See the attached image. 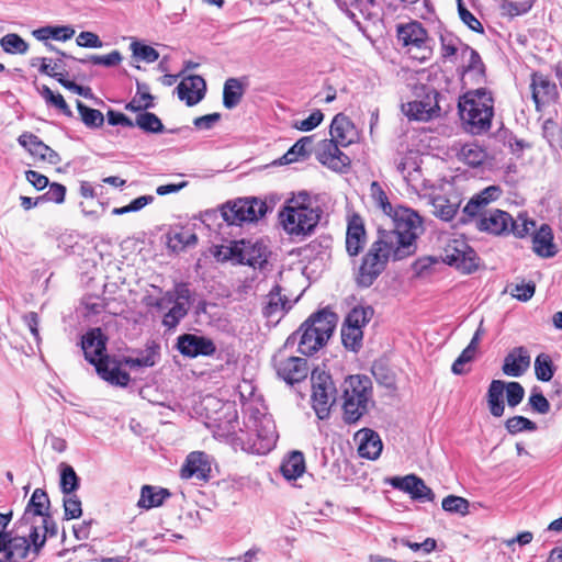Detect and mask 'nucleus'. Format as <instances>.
Listing matches in <instances>:
<instances>
[{
    "label": "nucleus",
    "mask_w": 562,
    "mask_h": 562,
    "mask_svg": "<svg viewBox=\"0 0 562 562\" xmlns=\"http://www.w3.org/2000/svg\"><path fill=\"white\" fill-rule=\"evenodd\" d=\"M1 48L11 55H24L29 50V44L16 33H9L0 40Z\"/></svg>",
    "instance_id": "nucleus-45"
},
{
    "label": "nucleus",
    "mask_w": 562,
    "mask_h": 562,
    "mask_svg": "<svg viewBox=\"0 0 562 562\" xmlns=\"http://www.w3.org/2000/svg\"><path fill=\"white\" fill-rule=\"evenodd\" d=\"M535 373L538 380L548 382L554 374V368L549 355L540 353L535 360Z\"/></svg>",
    "instance_id": "nucleus-52"
},
{
    "label": "nucleus",
    "mask_w": 562,
    "mask_h": 562,
    "mask_svg": "<svg viewBox=\"0 0 562 562\" xmlns=\"http://www.w3.org/2000/svg\"><path fill=\"white\" fill-rule=\"evenodd\" d=\"M273 366L278 376L284 380L288 384H294L307 378L310 367L307 361L301 357L285 356L279 351L273 357Z\"/></svg>",
    "instance_id": "nucleus-11"
},
{
    "label": "nucleus",
    "mask_w": 562,
    "mask_h": 562,
    "mask_svg": "<svg viewBox=\"0 0 562 562\" xmlns=\"http://www.w3.org/2000/svg\"><path fill=\"white\" fill-rule=\"evenodd\" d=\"M154 108V97L145 83L137 82V91L125 109L131 112H139Z\"/></svg>",
    "instance_id": "nucleus-44"
},
{
    "label": "nucleus",
    "mask_w": 562,
    "mask_h": 562,
    "mask_svg": "<svg viewBox=\"0 0 562 562\" xmlns=\"http://www.w3.org/2000/svg\"><path fill=\"white\" fill-rule=\"evenodd\" d=\"M97 372L103 380L113 385L126 386L130 382V374L121 370L111 359L99 361Z\"/></svg>",
    "instance_id": "nucleus-33"
},
{
    "label": "nucleus",
    "mask_w": 562,
    "mask_h": 562,
    "mask_svg": "<svg viewBox=\"0 0 562 562\" xmlns=\"http://www.w3.org/2000/svg\"><path fill=\"white\" fill-rule=\"evenodd\" d=\"M169 496V492L165 488L156 490L150 485H144L140 491V497L138 499V507L150 509L158 507L164 503V499Z\"/></svg>",
    "instance_id": "nucleus-42"
},
{
    "label": "nucleus",
    "mask_w": 562,
    "mask_h": 562,
    "mask_svg": "<svg viewBox=\"0 0 562 562\" xmlns=\"http://www.w3.org/2000/svg\"><path fill=\"white\" fill-rule=\"evenodd\" d=\"M529 405L539 414H547L550 411V403L536 387L532 390L529 397Z\"/></svg>",
    "instance_id": "nucleus-61"
},
{
    "label": "nucleus",
    "mask_w": 562,
    "mask_h": 562,
    "mask_svg": "<svg viewBox=\"0 0 562 562\" xmlns=\"http://www.w3.org/2000/svg\"><path fill=\"white\" fill-rule=\"evenodd\" d=\"M105 337L100 328H94L88 331L81 340V347L86 359L97 368L101 360H109L110 358L104 353L105 351Z\"/></svg>",
    "instance_id": "nucleus-19"
},
{
    "label": "nucleus",
    "mask_w": 562,
    "mask_h": 562,
    "mask_svg": "<svg viewBox=\"0 0 562 562\" xmlns=\"http://www.w3.org/2000/svg\"><path fill=\"white\" fill-rule=\"evenodd\" d=\"M231 250L232 256L243 265L261 268L267 262L266 248L262 245L241 241V246L235 245Z\"/></svg>",
    "instance_id": "nucleus-25"
},
{
    "label": "nucleus",
    "mask_w": 562,
    "mask_h": 562,
    "mask_svg": "<svg viewBox=\"0 0 562 562\" xmlns=\"http://www.w3.org/2000/svg\"><path fill=\"white\" fill-rule=\"evenodd\" d=\"M530 366V356L525 347L514 348L504 359L502 370L505 375L521 376Z\"/></svg>",
    "instance_id": "nucleus-27"
},
{
    "label": "nucleus",
    "mask_w": 562,
    "mask_h": 562,
    "mask_svg": "<svg viewBox=\"0 0 562 562\" xmlns=\"http://www.w3.org/2000/svg\"><path fill=\"white\" fill-rule=\"evenodd\" d=\"M251 427L257 438L254 442V450L259 454L269 452L276 446L278 439L272 417L270 415L255 417Z\"/></svg>",
    "instance_id": "nucleus-12"
},
{
    "label": "nucleus",
    "mask_w": 562,
    "mask_h": 562,
    "mask_svg": "<svg viewBox=\"0 0 562 562\" xmlns=\"http://www.w3.org/2000/svg\"><path fill=\"white\" fill-rule=\"evenodd\" d=\"M324 119V114L321 110H315L312 112L308 117L297 122L295 126L304 132H308L317 127Z\"/></svg>",
    "instance_id": "nucleus-64"
},
{
    "label": "nucleus",
    "mask_w": 562,
    "mask_h": 562,
    "mask_svg": "<svg viewBox=\"0 0 562 562\" xmlns=\"http://www.w3.org/2000/svg\"><path fill=\"white\" fill-rule=\"evenodd\" d=\"M296 335H300L299 351L305 356L313 355L326 342L318 335V331L310 325V322H305L296 331Z\"/></svg>",
    "instance_id": "nucleus-31"
},
{
    "label": "nucleus",
    "mask_w": 562,
    "mask_h": 562,
    "mask_svg": "<svg viewBox=\"0 0 562 562\" xmlns=\"http://www.w3.org/2000/svg\"><path fill=\"white\" fill-rule=\"evenodd\" d=\"M458 157L464 164L471 167H477L485 161L487 154L479 144L468 143L460 148Z\"/></svg>",
    "instance_id": "nucleus-41"
},
{
    "label": "nucleus",
    "mask_w": 562,
    "mask_h": 562,
    "mask_svg": "<svg viewBox=\"0 0 562 562\" xmlns=\"http://www.w3.org/2000/svg\"><path fill=\"white\" fill-rule=\"evenodd\" d=\"M304 471L305 460L301 451H292L281 464V473L289 481L296 480Z\"/></svg>",
    "instance_id": "nucleus-40"
},
{
    "label": "nucleus",
    "mask_w": 562,
    "mask_h": 562,
    "mask_svg": "<svg viewBox=\"0 0 562 562\" xmlns=\"http://www.w3.org/2000/svg\"><path fill=\"white\" fill-rule=\"evenodd\" d=\"M475 220V227L495 236L513 234L517 238H524L535 228L536 222L526 213H519L516 218L502 210L493 209L479 214Z\"/></svg>",
    "instance_id": "nucleus-4"
},
{
    "label": "nucleus",
    "mask_w": 562,
    "mask_h": 562,
    "mask_svg": "<svg viewBox=\"0 0 562 562\" xmlns=\"http://www.w3.org/2000/svg\"><path fill=\"white\" fill-rule=\"evenodd\" d=\"M502 194V190L497 186H490L473 195L470 201L463 207V214L468 218H462L463 222L470 221L476 217L479 214L486 212V206L496 201Z\"/></svg>",
    "instance_id": "nucleus-22"
},
{
    "label": "nucleus",
    "mask_w": 562,
    "mask_h": 562,
    "mask_svg": "<svg viewBox=\"0 0 562 562\" xmlns=\"http://www.w3.org/2000/svg\"><path fill=\"white\" fill-rule=\"evenodd\" d=\"M19 144L24 147L32 156L42 158L44 151H47V145L36 135L25 132L18 138Z\"/></svg>",
    "instance_id": "nucleus-46"
},
{
    "label": "nucleus",
    "mask_w": 562,
    "mask_h": 562,
    "mask_svg": "<svg viewBox=\"0 0 562 562\" xmlns=\"http://www.w3.org/2000/svg\"><path fill=\"white\" fill-rule=\"evenodd\" d=\"M397 41L413 59L420 63L430 59L432 55V41L417 21L397 25Z\"/></svg>",
    "instance_id": "nucleus-7"
},
{
    "label": "nucleus",
    "mask_w": 562,
    "mask_h": 562,
    "mask_svg": "<svg viewBox=\"0 0 562 562\" xmlns=\"http://www.w3.org/2000/svg\"><path fill=\"white\" fill-rule=\"evenodd\" d=\"M267 204L257 198H239L221 206V215L228 225L254 222L267 213Z\"/></svg>",
    "instance_id": "nucleus-8"
},
{
    "label": "nucleus",
    "mask_w": 562,
    "mask_h": 562,
    "mask_svg": "<svg viewBox=\"0 0 562 562\" xmlns=\"http://www.w3.org/2000/svg\"><path fill=\"white\" fill-rule=\"evenodd\" d=\"M135 126H138L146 133H161L164 132V124L160 119L151 112H142L136 116Z\"/></svg>",
    "instance_id": "nucleus-47"
},
{
    "label": "nucleus",
    "mask_w": 562,
    "mask_h": 562,
    "mask_svg": "<svg viewBox=\"0 0 562 562\" xmlns=\"http://www.w3.org/2000/svg\"><path fill=\"white\" fill-rule=\"evenodd\" d=\"M131 49L134 57L148 64L156 61L159 58V53L151 46L143 45L137 42L131 44Z\"/></svg>",
    "instance_id": "nucleus-58"
},
{
    "label": "nucleus",
    "mask_w": 562,
    "mask_h": 562,
    "mask_svg": "<svg viewBox=\"0 0 562 562\" xmlns=\"http://www.w3.org/2000/svg\"><path fill=\"white\" fill-rule=\"evenodd\" d=\"M322 210L307 192L292 198L280 212L284 231L292 236L311 234L321 218Z\"/></svg>",
    "instance_id": "nucleus-3"
},
{
    "label": "nucleus",
    "mask_w": 562,
    "mask_h": 562,
    "mask_svg": "<svg viewBox=\"0 0 562 562\" xmlns=\"http://www.w3.org/2000/svg\"><path fill=\"white\" fill-rule=\"evenodd\" d=\"M458 108L462 124L469 133L480 135L490 130L494 100L488 90L479 88L468 91L460 97Z\"/></svg>",
    "instance_id": "nucleus-2"
},
{
    "label": "nucleus",
    "mask_w": 562,
    "mask_h": 562,
    "mask_svg": "<svg viewBox=\"0 0 562 562\" xmlns=\"http://www.w3.org/2000/svg\"><path fill=\"white\" fill-rule=\"evenodd\" d=\"M340 144L333 139H324L316 151L318 161L335 171H341L350 165L349 157L339 149Z\"/></svg>",
    "instance_id": "nucleus-16"
},
{
    "label": "nucleus",
    "mask_w": 562,
    "mask_h": 562,
    "mask_svg": "<svg viewBox=\"0 0 562 562\" xmlns=\"http://www.w3.org/2000/svg\"><path fill=\"white\" fill-rule=\"evenodd\" d=\"M263 314L268 318L280 317L288 308V299L281 294L280 285H274L268 294Z\"/></svg>",
    "instance_id": "nucleus-38"
},
{
    "label": "nucleus",
    "mask_w": 562,
    "mask_h": 562,
    "mask_svg": "<svg viewBox=\"0 0 562 562\" xmlns=\"http://www.w3.org/2000/svg\"><path fill=\"white\" fill-rule=\"evenodd\" d=\"M370 198L373 204L380 209L384 215L389 216L392 222V227L395 228V213L400 210H409L408 207L397 206L393 207L389 201V198L381 187V184L376 181H373L370 186Z\"/></svg>",
    "instance_id": "nucleus-34"
},
{
    "label": "nucleus",
    "mask_w": 562,
    "mask_h": 562,
    "mask_svg": "<svg viewBox=\"0 0 562 562\" xmlns=\"http://www.w3.org/2000/svg\"><path fill=\"white\" fill-rule=\"evenodd\" d=\"M441 506L446 512L465 515L468 514L469 502L461 496L449 495L442 499Z\"/></svg>",
    "instance_id": "nucleus-56"
},
{
    "label": "nucleus",
    "mask_w": 562,
    "mask_h": 562,
    "mask_svg": "<svg viewBox=\"0 0 562 562\" xmlns=\"http://www.w3.org/2000/svg\"><path fill=\"white\" fill-rule=\"evenodd\" d=\"M48 505L49 499L47 494L43 490L36 488L31 496L21 520L18 522V529L29 528L31 525H34L32 521L33 518H40L43 527L48 530L50 517L44 513Z\"/></svg>",
    "instance_id": "nucleus-13"
},
{
    "label": "nucleus",
    "mask_w": 562,
    "mask_h": 562,
    "mask_svg": "<svg viewBox=\"0 0 562 562\" xmlns=\"http://www.w3.org/2000/svg\"><path fill=\"white\" fill-rule=\"evenodd\" d=\"M330 139L347 147L358 139V131L351 120L342 113H338L330 124Z\"/></svg>",
    "instance_id": "nucleus-24"
},
{
    "label": "nucleus",
    "mask_w": 562,
    "mask_h": 562,
    "mask_svg": "<svg viewBox=\"0 0 562 562\" xmlns=\"http://www.w3.org/2000/svg\"><path fill=\"white\" fill-rule=\"evenodd\" d=\"M45 542L46 535H40L37 526L31 525L29 528H16V535L10 536L4 558L0 559V562H27L31 554L37 555Z\"/></svg>",
    "instance_id": "nucleus-6"
},
{
    "label": "nucleus",
    "mask_w": 562,
    "mask_h": 562,
    "mask_svg": "<svg viewBox=\"0 0 562 562\" xmlns=\"http://www.w3.org/2000/svg\"><path fill=\"white\" fill-rule=\"evenodd\" d=\"M441 260L464 273H471L477 268L475 251L464 239H448L442 248Z\"/></svg>",
    "instance_id": "nucleus-9"
},
{
    "label": "nucleus",
    "mask_w": 562,
    "mask_h": 562,
    "mask_svg": "<svg viewBox=\"0 0 562 562\" xmlns=\"http://www.w3.org/2000/svg\"><path fill=\"white\" fill-rule=\"evenodd\" d=\"M391 484L393 487L409 494L411 497L415 501L425 503L432 502L435 499V494L431 488L428 487L425 482L415 474H408L403 477H393L391 480Z\"/></svg>",
    "instance_id": "nucleus-15"
},
{
    "label": "nucleus",
    "mask_w": 562,
    "mask_h": 562,
    "mask_svg": "<svg viewBox=\"0 0 562 562\" xmlns=\"http://www.w3.org/2000/svg\"><path fill=\"white\" fill-rule=\"evenodd\" d=\"M362 329H358L344 324L341 328V339L346 348L356 351L360 348L362 341Z\"/></svg>",
    "instance_id": "nucleus-54"
},
{
    "label": "nucleus",
    "mask_w": 562,
    "mask_h": 562,
    "mask_svg": "<svg viewBox=\"0 0 562 562\" xmlns=\"http://www.w3.org/2000/svg\"><path fill=\"white\" fill-rule=\"evenodd\" d=\"M189 311L183 302H175L169 311L162 317V325L168 329H175L181 319H183Z\"/></svg>",
    "instance_id": "nucleus-50"
},
{
    "label": "nucleus",
    "mask_w": 562,
    "mask_h": 562,
    "mask_svg": "<svg viewBox=\"0 0 562 562\" xmlns=\"http://www.w3.org/2000/svg\"><path fill=\"white\" fill-rule=\"evenodd\" d=\"M312 402L313 408L319 419L329 416L330 407L335 402V387L330 376L325 373H318L316 370L312 372Z\"/></svg>",
    "instance_id": "nucleus-10"
},
{
    "label": "nucleus",
    "mask_w": 562,
    "mask_h": 562,
    "mask_svg": "<svg viewBox=\"0 0 562 562\" xmlns=\"http://www.w3.org/2000/svg\"><path fill=\"white\" fill-rule=\"evenodd\" d=\"M205 80L198 75H191L182 79L177 87L178 98L188 106L198 104L205 95Z\"/></svg>",
    "instance_id": "nucleus-20"
},
{
    "label": "nucleus",
    "mask_w": 562,
    "mask_h": 562,
    "mask_svg": "<svg viewBox=\"0 0 562 562\" xmlns=\"http://www.w3.org/2000/svg\"><path fill=\"white\" fill-rule=\"evenodd\" d=\"M506 400L509 407H516L525 396V390L518 382H505Z\"/></svg>",
    "instance_id": "nucleus-59"
},
{
    "label": "nucleus",
    "mask_w": 562,
    "mask_h": 562,
    "mask_svg": "<svg viewBox=\"0 0 562 562\" xmlns=\"http://www.w3.org/2000/svg\"><path fill=\"white\" fill-rule=\"evenodd\" d=\"M177 349L182 356L188 358L212 356L216 351L212 339L194 334L180 335L177 339Z\"/></svg>",
    "instance_id": "nucleus-14"
},
{
    "label": "nucleus",
    "mask_w": 562,
    "mask_h": 562,
    "mask_svg": "<svg viewBox=\"0 0 562 562\" xmlns=\"http://www.w3.org/2000/svg\"><path fill=\"white\" fill-rule=\"evenodd\" d=\"M79 487V477L76 474L74 468L69 464L61 463L60 471V488L61 492L67 494H74Z\"/></svg>",
    "instance_id": "nucleus-51"
},
{
    "label": "nucleus",
    "mask_w": 562,
    "mask_h": 562,
    "mask_svg": "<svg viewBox=\"0 0 562 562\" xmlns=\"http://www.w3.org/2000/svg\"><path fill=\"white\" fill-rule=\"evenodd\" d=\"M460 199L458 195L438 194L430 198L429 203L432 207L431 212L436 217L442 221H451L460 207Z\"/></svg>",
    "instance_id": "nucleus-29"
},
{
    "label": "nucleus",
    "mask_w": 562,
    "mask_h": 562,
    "mask_svg": "<svg viewBox=\"0 0 562 562\" xmlns=\"http://www.w3.org/2000/svg\"><path fill=\"white\" fill-rule=\"evenodd\" d=\"M160 360V345L155 340L146 344L145 349L137 351L136 357H124L122 363L135 368H151Z\"/></svg>",
    "instance_id": "nucleus-28"
},
{
    "label": "nucleus",
    "mask_w": 562,
    "mask_h": 562,
    "mask_svg": "<svg viewBox=\"0 0 562 562\" xmlns=\"http://www.w3.org/2000/svg\"><path fill=\"white\" fill-rule=\"evenodd\" d=\"M461 56L467 60V65H464L463 78L469 75H474L480 79L484 77V64L475 49L465 44H461Z\"/></svg>",
    "instance_id": "nucleus-39"
},
{
    "label": "nucleus",
    "mask_w": 562,
    "mask_h": 562,
    "mask_svg": "<svg viewBox=\"0 0 562 562\" xmlns=\"http://www.w3.org/2000/svg\"><path fill=\"white\" fill-rule=\"evenodd\" d=\"M344 420L355 424L369 412L372 401V383L366 375H350L342 384Z\"/></svg>",
    "instance_id": "nucleus-5"
},
{
    "label": "nucleus",
    "mask_w": 562,
    "mask_h": 562,
    "mask_svg": "<svg viewBox=\"0 0 562 562\" xmlns=\"http://www.w3.org/2000/svg\"><path fill=\"white\" fill-rule=\"evenodd\" d=\"M313 145V136H304L300 138L281 158V165H289L295 161L306 159Z\"/></svg>",
    "instance_id": "nucleus-36"
},
{
    "label": "nucleus",
    "mask_w": 562,
    "mask_h": 562,
    "mask_svg": "<svg viewBox=\"0 0 562 562\" xmlns=\"http://www.w3.org/2000/svg\"><path fill=\"white\" fill-rule=\"evenodd\" d=\"M459 16L470 30L480 34L484 32L482 23L463 4H460Z\"/></svg>",
    "instance_id": "nucleus-63"
},
{
    "label": "nucleus",
    "mask_w": 562,
    "mask_h": 562,
    "mask_svg": "<svg viewBox=\"0 0 562 562\" xmlns=\"http://www.w3.org/2000/svg\"><path fill=\"white\" fill-rule=\"evenodd\" d=\"M372 315L373 310L370 306H357L348 313L345 324L358 329H362V327L370 321Z\"/></svg>",
    "instance_id": "nucleus-48"
},
{
    "label": "nucleus",
    "mask_w": 562,
    "mask_h": 562,
    "mask_svg": "<svg viewBox=\"0 0 562 562\" xmlns=\"http://www.w3.org/2000/svg\"><path fill=\"white\" fill-rule=\"evenodd\" d=\"M505 427L507 431L512 435H515L524 430L535 431L537 429L536 423L524 416H514L508 418L505 423Z\"/></svg>",
    "instance_id": "nucleus-55"
},
{
    "label": "nucleus",
    "mask_w": 562,
    "mask_h": 562,
    "mask_svg": "<svg viewBox=\"0 0 562 562\" xmlns=\"http://www.w3.org/2000/svg\"><path fill=\"white\" fill-rule=\"evenodd\" d=\"M210 473V457L202 451H193L189 453L181 468V477L187 480L195 479L198 481H207Z\"/></svg>",
    "instance_id": "nucleus-18"
},
{
    "label": "nucleus",
    "mask_w": 562,
    "mask_h": 562,
    "mask_svg": "<svg viewBox=\"0 0 562 562\" xmlns=\"http://www.w3.org/2000/svg\"><path fill=\"white\" fill-rule=\"evenodd\" d=\"M532 232V251L540 258H552L559 252V248L554 243L553 231L550 225L542 224Z\"/></svg>",
    "instance_id": "nucleus-21"
},
{
    "label": "nucleus",
    "mask_w": 562,
    "mask_h": 562,
    "mask_svg": "<svg viewBox=\"0 0 562 562\" xmlns=\"http://www.w3.org/2000/svg\"><path fill=\"white\" fill-rule=\"evenodd\" d=\"M504 392H505V382L502 380H493L487 390V406L490 413L494 417H501L505 412L504 404Z\"/></svg>",
    "instance_id": "nucleus-35"
},
{
    "label": "nucleus",
    "mask_w": 562,
    "mask_h": 562,
    "mask_svg": "<svg viewBox=\"0 0 562 562\" xmlns=\"http://www.w3.org/2000/svg\"><path fill=\"white\" fill-rule=\"evenodd\" d=\"M244 87L239 79L229 78L224 83L223 104L226 109L235 108L241 100Z\"/></svg>",
    "instance_id": "nucleus-43"
},
{
    "label": "nucleus",
    "mask_w": 562,
    "mask_h": 562,
    "mask_svg": "<svg viewBox=\"0 0 562 562\" xmlns=\"http://www.w3.org/2000/svg\"><path fill=\"white\" fill-rule=\"evenodd\" d=\"M366 243V231L359 216H353L347 227L346 249L349 256H357Z\"/></svg>",
    "instance_id": "nucleus-30"
},
{
    "label": "nucleus",
    "mask_w": 562,
    "mask_h": 562,
    "mask_svg": "<svg viewBox=\"0 0 562 562\" xmlns=\"http://www.w3.org/2000/svg\"><path fill=\"white\" fill-rule=\"evenodd\" d=\"M306 322H310V325L327 341L336 327L337 315L324 308L312 315Z\"/></svg>",
    "instance_id": "nucleus-32"
},
{
    "label": "nucleus",
    "mask_w": 562,
    "mask_h": 562,
    "mask_svg": "<svg viewBox=\"0 0 562 562\" xmlns=\"http://www.w3.org/2000/svg\"><path fill=\"white\" fill-rule=\"evenodd\" d=\"M508 289L513 297L521 302H527L533 296L536 291V284L531 281L527 283H513L508 286Z\"/></svg>",
    "instance_id": "nucleus-57"
},
{
    "label": "nucleus",
    "mask_w": 562,
    "mask_h": 562,
    "mask_svg": "<svg viewBox=\"0 0 562 562\" xmlns=\"http://www.w3.org/2000/svg\"><path fill=\"white\" fill-rule=\"evenodd\" d=\"M436 92L428 90L420 100H413L402 105L403 113L409 120L428 121L438 110Z\"/></svg>",
    "instance_id": "nucleus-17"
},
{
    "label": "nucleus",
    "mask_w": 562,
    "mask_h": 562,
    "mask_svg": "<svg viewBox=\"0 0 562 562\" xmlns=\"http://www.w3.org/2000/svg\"><path fill=\"white\" fill-rule=\"evenodd\" d=\"M32 35L41 42H46L49 38L56 41L66 42L70 40L75 35V30L69 25H60V26H43L36 29L32 32Z\"/></svg>",
    "instance_id": "nucleus-37"
},
{
    "label": "nucleus",
    "mask_w": 562,
    "mask_h": 562,
    "mask_svg": "<svg viewBox=\"0 0 562 562\" xmlns=\"http://www.w3.org/2000/svg\"><path fill=\"white\" fill-rule=\"evenodd\" d=\"M530 88L537 110H540V106L551 102L558 94L555 83L549 80L547 76L539 72L532 75Z\"/></svg>",
    "instance_id": "nucleus-26"
},
{
    "label": "nucleus",
    "mask_w": 562,
    "mask_h": 562,
    "mask_svg": "<svg viewBox=\"0 0 562 562\" xmlns=\"http://www.w3.org/2000/svg\"><path fill=\"white\" fill-rule=\"evenodd\" d=\"M41 95L47 104L58 109L65 115H72L68 104L66 103L64 97L60 93H55L47 86H43L41 89Z\"/></svg>",
    "instance_id": "nucleus-53"
},
{
    "label": "nucleus",
    "mask_w": 562,
    "mask_h": 562,
    "mask_svg": "<svg viewBox=\"0 0 562 562\" xmlns=\"http://www.w3.org/2000/svg\"><path fill=\"white\" fill-rule=\"evenodd\" d=\"M423 220L414 210L395 213V228H379L378 237L362 259L356 281L369 288L385 269L390 259L402 260L417 250L416 240L423 233Z\"/></svg>",
    "instance_id": "nucleus-1"
},
{
    "label": "nucleus",
    "mask_w": 562,
    "mask_h": 562,
    "mask_svg": "<svg viewBox=\"0 0 562 562\" xmlns=\"http://www.w3.org/2000/svg\"><path fill=\"white\" fill-rule=\"evenodd\" d=\"M64 510L66 519L79 518L82 514L81 501L75 494H67L64 497Z\"/></svg>",
    "instance_id": "nucleus-60"
},
{
    "label": "nucleus",
    "mask_w": 562,
    "mask_h": 562,
    "mask_svg": "<svg viewBox=\"0 0 562 562\" xmlns=\"http://www.w3.org/2000/svg\"><path fill=\"white\" fill-rule=\"evenodd\" d=\"M358 443V453L361 458L375 460L380 457L383 443L379 434L370 428H362L355 435Z\"/></svg>",
    "instance_id": "nucleus-23"
},
{
    "label": "nucleus",
    "mask_w": 562,
    "mask_h": 562,
    "mask_svg": "<svg viewBox=\"0 0 562 562\" xmlns=\"http://www.w3.org/2000/svg\"><path fill=\"white\" fill-rule=\"evenodd\" d=\"M77 109L81 121L86 126L90 128H95L102 126L104 122V116L101 111L97 109H91L83 104L81 101H77Z\"/></svg>",
    "instance_id": "nucleus-49"
},
{
    "label": "nucleus",
    "mask_w": 562,
    "mask_h": 562,
    "mask_svg": "<svg viewBox=\"0 0 562 562\" xmlns=\"http://www.w3.org/2000/svg\"><path fill=\"white\" fill-rule=\"evenodd\" d=\"M531 8L529 2H513V1H504L501 4V10L503 14L509 16H517L528 12Z\"/></svg>",
    "instance_id": "nucleus-62"
}]
</instances>
